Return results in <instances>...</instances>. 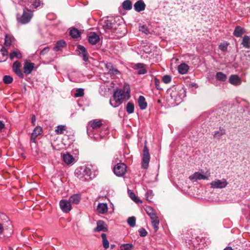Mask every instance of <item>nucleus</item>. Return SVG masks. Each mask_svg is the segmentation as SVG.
<instances>
[{"label": "nucleus", "instance_id": "obj_18", "mask_svg": "<svg viewBox=\"0 0 250 250\" xmlns=\"http://www.w3.org/2000/svg\"><path fill=\"white\" fill-rule=\"evenodd\" d=\"M62 158L64 163L67 165L72 164L74 161L73 156L69 153L63 154Z\"/></svg>", "mask_w": 250, "mask_h": 250}, {"label": "nucleus", "instance_id": "obj_50", "mask_svg": "<svg viewBox=\"0 0 250 250\" xmlns=\"http://www.w3.org/2000/svg\"><path fill=\"white\" fill-rule=\"evenodd\" d=\"M49 50H50V48L49 47H48V46L45 47L41 51V52L40 53V55H44L48 52Z\"/></svg>", "mask_w": 250, "mask_h": 250}, {"label": "nucleus", "instance_id": "obj_19", "mask_svg": "<svg viewBox=\"0 0 250 250\" xmlns=\"http://www.w3.org/2000/svg\"><path fill=\"white\" fill-rule=\"evenodd\" d=\"M14 40L15 39L12 35L6 34L5 35L4 45L7 46H10L14 42Z\"/></svg>", "mask_w": 250, "mask_h": 250}, {"label": "nucleus", "instance_id": "obj_44", "mask_svg": "<svg viewBox=\"0 0 250 250\" xmlns=\"http://www.w3.org/2000/svg\"><path fill=\"white\" fill-rule=\"evenodd\" d=\"M84 95V90L83 88H78L76 90L75 93V97H80L83 96Z\"/></svg>", "mask_w": 250, "mask_h": 250}, {"label": "nucleus", "instance_id": "obj_41", "mask_svg": "<svg viewBox=\"0 0 250 250\" xmlns=\"http://www.w3.org/2000/svg\"><path fill=\"white\" fill-rule=\"evenodd\" d=\"M129 197L135 203L139 204V203H142V202L141 200L138 199L136 196L135 195V193L133 192H130L129 193Z\"/></svg>", "mask_w": 250, "mask_h": 250}, {"label": "nucleus", "instance_id": "obj_25", "mask_svg": "<svg viewBox=\"0 0 250 250\" xmlns=\"http://www.w3.org/2000/svg\"><path fill=\"white\" fill-rule=\"evenodd\" d=\"M107 206L105 203H99L97 206V210L98 212L104 214L107 211Z\"/></svg>", "mask_w": 250, "mask_h": 250}, {"label": "nucleus", "instance_id": "obj_11", "mask_svg": "<svg viewBox=\"0 0 250 250\" xmlns=\"http://www.w3.org/2000/svg\"><path fill=\"white\" fill-rule=\"evenodd\" d=\"M77 49L79 52L78 54L83 57L84 61L86 62L88 61V57L85 48L81 45H78Z\"/></svg>", "mask_w": 250, "mask_h": 250}, {"label": "nucleus", "instance_id": "obj_7", "mask_svg": "<svg viewBox=\"0 0 250 250\" xmlns=\"http://www.w3.org/2000/svg\"><path fill=\"white\" fill-rule=\"evenodd\" d=\"M210 176V173L207 172L206 174H203L199 172H196L189 177V179L192 182H196L200 180H208Z\"/></svg>", "mask_w": 250, "mask_h": 250}, {"label": "nucleus", "instance_id": "obj_20", "mask_svg": "<svg viewBox=\"0 0 250 250\" xmlns=\"http://www.w3.org/2000/svg\"><path fill=\"white\" fill-rule=\"evenodd\" d=\"M188 65L185 63H181L178 66V72L181 74H186L188 72Z\"/></svg>", "mask_w": 250, "mask_h": 250}, {"label": "nucleus", "instance_id": "obj_49", "mask_svg": "<svg viewBox=\"0 0 250 250\" xmlns=\"http://www.w3.org/2000/svg\"><path fill=\"white\" fill-rule=\"evenodd\" d=\"M140 236L141 237H145L146 236L147 232L146 230L144 228H141L139 230Z\"/></svg>", "mask_w": 250, "mask_h": 250}, {"label": "nucleus", "instance_id": "obj_9", "mask_svg": "<svg viewBox=\"0 0 250 250\" xmlns=\"http://www.w3.org/2000/svg\"><path fill=\"white\" fill-rule=\"evenodd\" d=\"M61 210L64 213L69 212L71 210V205L69 200H61L60 202Z\"/></svg>", "mask_w": 250, "mask_h": 250}, {"label": "nucleus", "instance_id": "obj_29", "mask_svg": "<svg viewBox=\"0 0 250 250\" xmlns=\"http://www.w3.org/2000/svg\"><path fill=\"white\" fill-rule=\"evenodd\" d=\"M0 52L1 55V57H0V62L5 61L8 56V50L4 47H2L0 49Z\"/></svg>", "mask_w": 250, "mask_h": 250}, {"label": "nucleus", "instance_id": "obj_5", "mask_svg": "<svg viewBox=\"0 0 250 250\" xmlns=\"http://www.w3.org/2000/svg\"><path fill=\"white\" fill-rule=\"evenodd\" d=\"M150 158L149 149L146 146H145L143 149V157L142 162V167L143 168L147 169L148 168Z\"/></svg>", "mask_w": 250, "mask_h": 250}, {"label": "nucleus", "instance_id": "obj_28", "mask_svg": "<svg viewBox=\"0 0 250 250\" xmlns=\"http://www.w3.org/2000/svg\"><path fill=\"white\" fill-rule=\"evenodd\" d=\"M81 195L78 194L72 195L69 199V201L71 204H78L81 200Z\"/></svg>", "mask_w": 250, "mask_h": 250}, {"label": "nucleus", "instance_id": "obj_26", "mask_svg": "<svg viewBox=\"0 0 250 250\" xmlns=\"http://www.w3.org/2000/svg\"><path fill=\"white\" fill-rule=\"evenodd\" d=\"M138 104L140 108L142 110L145 109L147 107V103L146 101L145 97L143 96H140L139 97Z\"/></svg>", "mask_w": 250, "mask_h": 250}, {"label": "nucleus", "instance_id": "obj_15", "mask_svg": "<svg viewBox=\"0 0 250 250\" xmlns=\"http://www.w3.org/2000/svg\"><path fill=\"white\" fill-rule=\"evenodd\" d=\"M134 69L138 70V74L140 75L145 74L146 73V65L141 63L136 64L134 67Z\"/></svg>", "mask_w": 250, "mask_h": 250}, {"label": "nucleus", "instance_id": "obj_58", "mask_svg": "<svg viewBox=\"0 0 250 250\" xmlns=\"http://www.w3.org/2000/svg\"><path fill=\"white\" fill-rule=\"evenodd\" d=\"M114 247H115V245H111V249H113Z\"/></svg>", "mask_w": 250, "mask_h": 250}, {"label": "nucleus", "instance_id": "obj_32", "mask_svg": "<svg viewBox=\"0 0 250 250\" xmlns=\"http://www.w3.org/2000/svg\"><path fill=\"white\" fill-rule=\"evenodd\" d=\"M123 8L126 10H129L132 7V4L130 0H125L122 3Z\"/></svg>", "mask_w": 250, "mask_h": 250}, {"label": "nucleus", "instance_id": "obj_22", "mask_svg": "<svg viewBox=\"0 0 250 250\" xmlns=\"http://www.w3.org/2000/svg\"><path fill=\"white\" fill-rule=\"evenodd\" d=\"M42 132V128L40 126H37L35 128L34 130H33V132L31 134V140L33 142H35L36 137L41 134Z\"/></svg>", "mask_w": 250, "mask_h": 250}, {"label": "nucleus", "instance_id": "obj_24", "mask_svg": "<svg viewBox=\"0 0 250 250\" xmlns=\"http://www.w3.org/2000/svg\"><path fill=\"white\" fill-rule=\"evenodd\" d=\"M22 56L21 52L19 50H14L12 51L9 55V57L11 60L14 59H21Z\"/></svg>", "mask_w": 250, "mask_h": 250}, {"label": "nucleus", "instance_id": "obj_16", "mask_svg": "<svg viewBox=\"0 0 250 250\" xmlns=\"http://www.w3.org/2000/svg\"><path fill=\"white\" fill-rule=\"evenodd\" d=\"M229 83L234 85H240L241 83V79L236 75H232L229 78Z\"/></svg>", "mask_w": 250, "mask_h": 250}, {"label": "nucleus", "instance_id": "obj_52", "mask_svg": "<svg viewBox=\"0 0 250 250\" xmlns=\"http://www.w3.org/2000/svg\"><path fill=\"white\" fill-rule=\"evenodd\" d=\"M154 82L156 88L158 89H162V88L160 87V81L157 78L154 79Z\"/></svg>", "mask_w": 250, "mask_h": 250}, {"label": "nucleus", "instance_id": "obj_37", "mask_svg": "<svg viewBox=\"0 0 250 250\" xmlns=\"http://www.w3.org/2000/svg\"><path fill=\"white\" fill-rule=\"evenodd\" d=\"M133 245L131 243L124 244L121 245V250H131L133 248Z\"/></svg>", "mask_w": 250, "mask_h": 250}, {"label": "nucleus", "instance_id": "obj_38", "mask_svg": "<svg viewBox=\"0 0 250 250\" xmlns=\"http://www.w3.org/2000/svg\"><path fill=\"white\" fill-rule=\"evenodd\" d=\"M226 133L225 130L223 128H219L218 131L215 132L214 137L219 138L221 136L224 135Z\"/></svg>", "mask_w": 250, "mask_h": 250}, {"label": "nucleus", "instance_id": "obj_3", "mask_svg": "<svg viewBox=\"0 0 250 250\" xmlns=\"http://www.w3.org/2000/svg\"><path fill=\"white\" fill-rule=\"evenodd\" d=\"M32 16V11L26 8L23 10V14L21 17L17 16V21L21 24H26L30 21Z\"/></svg>", "mask_w": 250, "mask_h": 250}, {"label": "nucleus", "instance_id": "obj_30", "mask_svg": "<svg viewBox=\"0 0 250 250\" xmlns=\"http://www.w3.org/2000/svg\"><path fill=\"white\" fill-rule=\"evenodd\" d=\"M245 33L244 29L239 26L235 27L233 32V35L236 37H241Z\"/></svg>", "mask_w": 250, "mask_h": 250}, {"label": "nucleus", "instance_id": "obj_1", "mask_svg": "<svg viewBox=\"0 0 250 250\" xmlns=\"http://www.w3.org/2000/svg\"><path fill=\"white\" fill-rule=\"evenodd\" d=\"M126 94H127V99L130 97L129 91H127L126 93L122 89H117L114 91L113 94V98L115 101V104H113L110 101V104L113 107H116L120 105L124 101Z\"/></svg>", "mask_w": 250, "mask_h": 250}, {"label": "nucleus", "instance_id": "obj_10", "mask_svg": "<svg viewBox=\"0 0 250 250\" xmlns=\"http://www.w3.org/2000/svg\"><path fill=\"white\" fill-rule=\"evenodd\" d=\"M96 224L97 227L94 229V232H106L108 230L107 225L103 221L99 220L97 222Z\"/></svg>", "mask_w": 250, "mask_h": 250}, {"label": "nucleus", "instance_id": "obj_55", "mask_svg": "<svg viewBox=\"0 0 250 250\" xmlns=\"http://www.w3.org/2000/svg\"><path fill=\"white\" fill-rule=\"evenodd\" d=\"M32 123L33 124V125H35V122L36 121V117L35 115H33L32 117Z\"/></svg>", "mask_w": 250, "mask_h": 250}, {"label": "nucleus", "instance_id": "obj_54", "mask_svg": "<svg viewBox=\"0 0 250 250\" xmlns=\"http://www.w3.org/2000/svg\"><path fill=\"white\" fill-rule=\"evenodd\" d=\"M4 231V227L2 224L0 223V234H1Z\"/></svg>", "mask_w": 250, "mask_h": 250}, {"label": "nucleus", "instance_id": "obj_31", "mask_svg": "<svg viewBox=\"0 0 250 250\" xmlns=\"http://www.w3.org/2000/svg\"><path fill=\"white\" fill-rule=\"evenodd\" d=\"M242 44L246 48H250V38L249 36L245 35L243 37Z\"/></svg>", "mask_w": 250, "mask_h": 250}, {"label": "nucleus", "instance_id": "obj_27", "mask_svg": "<svg viewBox=\"0 0 250 250\" xmlns=\"http://www.w3.org/2000/svg\"><path fill=\"white\" fill-rule=\"evenodd\" d=\"M114 25V23L111 20H106L104 21L103 26L105 30H107L112 29Z\"/></svg>", "mask_w": 250, "mask_h": 250}, {"label": "nucleus", "instance_id": "obj_56", "mask_svg": "<svg viewBox=\"0 0 250 250\" xmlns=\"http://www.w3.org/2000/svg\"><path fill=\"white\" fill-rule=\"evenodd\" d=\"M4 127V124L0 120V131Z\"/></svg>", "mask_w": 250, "mask_h": 250}, {"label": "nucleus", "instance_id": "obj_33", "mask_svg": "<svg viewBox=\"0 0 250 250\" xmlns=\"http://www.w3.org/2000/svg\"><path fill=\"white\" fill-rule=\"evenodd\" d=\"M81 33L76 28H73L70 31V35L73 38H77L80 36Z\"/></svg>", "mask_w": 250, "mask_h": 250}, {"label": "nucleus", "instance_id": "obj_35", "mask_svg": "<svg viewBox=\"0 0 250 250\" xmlns=\"http://www.w3.org/2000/svg\"><path fill=\"white\" fill-rule=\"evenodd\" d=\"M101 237L103 240V247L105 249H107L109 248V242L106 238V235L105 233H102L101 234Z\"/></svg>", "mask_w": 250, "mask_h": 250}, {"label": "nucleus", "instance_id": "obj_51", "mask_svg": "<svg viewBox=\"0 0 250 250\" xmlns=\"http://www.w3.org/2000/svg\"><path fill=\"white\" fill-rule=\"evenodd\" d=\"M153 196L152 191V190H148L146 193V199L148 201H150V199H152V197Z\"/></svg>", "mask_w": 250, "mask_h": 250}, {"label": "nucleus", "instance_id": "obj_21", "mask_svg": "<svg viewBox=\"0 0 250 250\" xmlns=\"http://www.w3.org/2000/svg\"><path fill=\"white\" fill-rule=\"evenodd\" d=\"M151 220V223L154 229V231L156 232L159 229V225L160 223L159 219L158 216L155 215V216L150 218Z\"/></svg>", "mask_w": 250, "mask_h": 250}, {"label": "nucleus", "instance_id": "obj_39", "mask_svg": "<svg viewBox=\"0 0 250 250\" xmlns=\"http://www.w3.org/2000/svg\"><path fill=\"white\" fill-rule=\"evenodd\" d=\"M134 106L133 104L128 103L126 107V112L129 114H131L134 112Z\"/></svg>", "mask_w": 250, "mask_h": 250}, {"label": "nucleus", "instance_id": "obj_45", "mask_svg": "<svg viewBox=\"0 0 250 250\" xmlns=\"http://www.w3.org/2000/svg\"><path fill=\"white\" fill-rule=\"evenodd\" d=\"M228 46V43L227 42H223L219 46V48L222 51L225 52L227 50Z\"/></svg>", "mask_w": 250, "mask_h": 250}, {"label": "nucleus", "instance_id": "obj_48", "mask_svg": "<svg viewBox=\"0 0 250 250\" xmlns=\"http://www.w3.org/2000/svg\"><path fill=\"white\" fill-rule=\"evenodd\" d=\"M140 31L142 32L145 33L146 34H148L149 33V31L148 28L145 25H143L140 27Z\"/></svg>", "mask_w": 250, "mask_h": 250}, {"label": "nucleus", "instance_id": "obj_40", "mask_svg": "<svg viewBox=\"0 0 250 250\" xmlns=\"http://www.w3.org/2000/svg\"><path fill=\"white\" fill-rule=\"evenodd\" d=\"M66 130L65 125H60L57 127L55 132L57 134H61L63 133L64 131Z\"/></svg>", "mask_w": 250, "mask_h": 250}, {"label": "nucleus", "instance_id": "obj_34", "mask_svg": "<svg viewBox=\"0 0 250 250\" xmlns=\"http://www.w3.org/2000/svg\"><path fill=\"white\" fill-rule=\"evenodd\" d=\"M216 78L218 81L224 82L227 79V76L223 72H219L216 73Z\"/></svg>", "mask_w": 250, "mask_h": 250}, {"label": "nucleus", "instance_id": "obj_46", "mask_svg": "<svg viewBox=\"0 0 250 250\" xmlns=\"http://www.w3.org/2000/svg\"><path fill=\"white\" fill-rule=\"evenodd\" d=\"M171 78L169 75H165L163 77V82L165 83H168L170 82Z\"/></svg>", "mask_w": 250, "mask_h": 250}, {"label": "nucleus", "instance_id": "obj_43", "mask_svg": "<svg viewBox=\"0 0 250 250\" xmlns=\"http://www.w3.org/2000/svg\"><path fill=\"white\" fill-rule=\"evenodd\" d=\"M127 223L131 227H134L136 224V219L134 217H130L127 219Z\"/></svg>", "mask_w": 250, "mask_h": 250}, {"label": "nucleus", "instance_id": "obj_23", "mask_svg": "<svg viewBox=\"0 0 250 250\" xmlns=\"http://www.w3.org/2000/svg\"><path fill=\"white\" fill-rule=\"evenodd\" d=\"M66 45V43L64 40H60L57 42L56 46L53 48V50L55 51L62 50Z\"/></svg>", "mask_w": 250, "mask_h": 250}, {"label": "nucleus", "instance_id": "obj_36", "mask_svg": "<svg viewBox=\"0 0 250 250\" xmlns=\"http://www.w3.org/2000/svg\"><path fill=\"white\" fill-rule=\"evenodd\" d=\"M145 210L147 214L150 218L156 215L155 211L151 207H147L146 208Z\"/></svg>", "mask_w": 250, "mask_h": 250}, {"label": "nucleus", "instance_id": "obj_2", "mask_svg": "<svg viewBox=\"0 0 250 250\" xmlns=\"http://www.w3.org/2000/svg\"><path fill=\"white\" fill-rule=\"evenodd\" d=\"M75 175L83 181H89L92 179V172L91 169L86 167H82L77 169Z\"/></svg>", "mask_w": 250, "mask_h": 250}, {"label": "nucleus", "instance_id": "obj_53", "mask_svg": "<svg viewBox=\"0 0 250 250\" xmlns=\"http://www.w3.org/2000/svg\"><path fill=\"white\" fill-rule=\"evenodd\" d=\"M109 72L113 74H118L119 73V71L117 69H115V68H112V69H109Z\"/></svg>", "mask_w": 250, "mask_h": 250}, {"label": "nucleus", "instance_id": "obj_8", "mask_svg": "<svg viewBox=\"0 0 250 250\" xmlns=\"http://www.w3.org/2000/svg\"><path fill=\"white\" fill-rule=\"evenodd\" d=\"M126 167L124 163L117 164L114 168V172L118 176H122L126 172Z\"/></svg>", "mask_w": 250, "mask_h": 250}, {"label": "nucleus", "instance_id": "obj_42", "mask_svg": "<svg viewBox=\"0 0 250 250\" xmlns=\"http://www.w3.org/2000/svg\"><path fill=\"white\" fill-rule=\"evenodd\" d=\"M3 81L6 84H10L13 82V78L9 75H5L3 78Z\"/></svg>", "mask_w": 250, "mask_h": 250}, {"label": "nucleus", "instance_id": "obj_57", "mask_svg": "<svg viewBox=\"0 0 250 250\" xmlns=\"http://www.w3.org/2000/svg\"><path fill=\"white\" fill-rule=\"evenodd\" d=\"M224 250H233L231 247H226Z\"/></svg>", "mask_w": 250, "mask_h": 250}, {"label": "nucleus", "instance_id": "obj_47", "mask_svg": "<svg viewBox=\"0 0 250 250\" xmlns=\"http://www.w3.org/2000/svg\"><path fill=\"white\" fill-rule=\"evenodd\" d=\"M30 2L32 3V5L34 8H37L41 4L39 0H31Z\"/></svg>", "mask_w": 250, "mask_h": 250}, {"label": "nucleus", "instance_id": "obj_4", "mask_svg": "<svg viewBox=\"0 0 250 250\" xmlns=\"http://www.w3.org/2000/svg\"><path fill=\"white\" fill-rule=\"evenodd\" d=\"M102 125L103 124L102 121L100 120L95 119L90 121L88 123V125L87 127V132L88 135L90 136L91 134V132L93 130L100 128Z\"/></svg>", "mask_w": 250, "mask_h": 250}, {"label": "nucleus", "instance_id": "obj_13", "mask_svg": "<svg viewBox=\"0 0 250 250\" xmlns=\"http://www.w3.org/2000/svg\"><path fill=\"white\" fill-rule=\"evenodd\" d=\"M146 6V4L143 0H139L134 4V9L138 12L144 11Z\"/></svg>", "mask_w": 250, "mask_h": 250}, {"label": "nucleus", "instance_id": "obj_14", "mask_svg": "<svg viewBox=\"0 0 250 250\" xmlns=\"http://www.w3.org/2000/svg\"><path fill=\"white\" fill-rule=\"evenodd\" d=\"M35 66L34 63L26 62L23 66V72L26 75L30 74L33 71Z\"/></svg>", "mask_w": 250, "mask_h": 250}, {"label": "nucleus", "instance_id": "obj_17", "mask_svg": "<svg viewBox=\"0 0 250 250\" xmlns=\"http://www.w3.org/2000/svg\"><path fill=\"white\" fill-rule=\"evenodd\" d=\"M99 40V36L95 33H91L88 37V41L92 44H96Z\"/></svg>", "mask_w": 250, "mask_h": 250}, {"label": "nucleus", "instance_id": "obj_6", "mask_svg": "<svg viewBox=\"0 0 250 250\" xmlns=\"http://www.w3.org/2000/svg\"><path fill=\"white\" fill-rule=\"evenodd\" d=\"M228 184V182L225 179H215L210 183L211 188H226Z\"/></svg>", "mask_w": 250, "mask_h": 250}, {"label": "nucleus", "instance_id": "obj_12", "mask_svg": "<svg viewBox=\"0 0 250 250\" xmlns=\"http://www.w3.org/2000/svg\"><path fill=\"white\" fill-rule=\"evenodd\" d=\"M21 63L18 61H15L13 64V69L14 72L20 77L23 78V74L20 69Z\"/></svg>", "mask_w": 250, "mask_h": 250}]
</instances>
